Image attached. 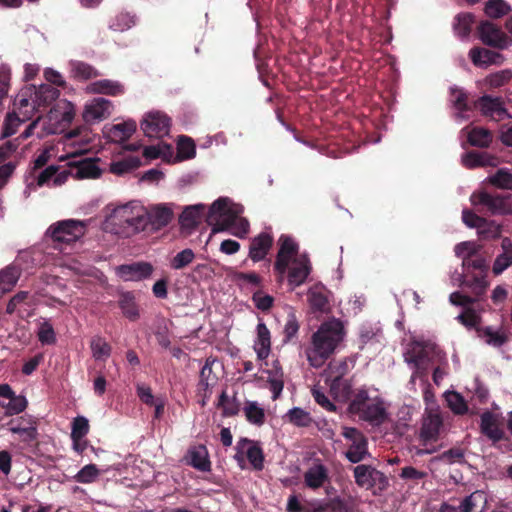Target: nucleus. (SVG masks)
I'll return each instance as SVG.
<instances>
[{"label": "nucleus", "instance_id": "18", "mask_svg": "<svg viewBox=\"0 0 512 512\" xmlns=\"http://www.w3.org/2000/svg\"><path fill=\"white\" fill-rule=\"evenodd\" d=\"M274 243L273 236L264 231L253 237L249 245L248 256L253 262H259L266 258Z\"/></svg>", "mask_w": 512, "mask_h": 512}, {"label": "nucleus", "instance_id": "63", "mask_svg": "<svg viewBox=\"0 0 512 512\" xmlns=\"http://www.w3.org/2000/svg\"><path fill=\"white\" fill-rule=\"evenodd\" d=\"M171 154H172V146L169 144H164V143L162 144V146H160V145L146 146L143 150V156L146 159H150V160L157 159L161 156L167 157V156H170Z\"/></svg>", "mask_w": 512, "mask_h": 512}, {"label": "nucleus", "instance_id": "24", "mask_svg": "<svg viewBox=\"0 0 512 512\" xmlns=\"http://www.w3.org/2000/svg\"><path fill=\"white\" fill-rule=\"evenodd\" d=\"M308 302L313 312L327 313L330 310L328 291L322 285H314L308 290Z\"/></svg>", "mask_w": 512, "mask_h": 512}, {"label": "nucleus", "instance_id": "32", "mask_svg": "<svg viewBox=\"0 0 512 512\" xmlns=\"http://www.w3.org/2000/svg\"><path fill=\"white\" fill-rule=\"evenodd\" d=\"M502 253L499 254L493 264L492 271L495 275H500L504 270L512 265V242L509 238H503Z\"/></svg>", "mask_w": 512, "mask_h": 512}, {"label": "nucleus", "instance_id": "16", "mask_svg": "<svg viewBox=\"0 0 512 512\" xmlns=\"http://www.w3.org/2000/svg\"><path fill=\"white\" fill-rule=\"evenodd\" d=\"M311 264L306 256L294 258L291 267L286 271L288 284L292 287L302 285L311 272Z\"/></svg>", "mask_w": 512, "mask_h": 512}, {"label": "nucleus", "instance_id": "60", "mask_svg": "<svg viewBox=\"0 0 512 512\" xmlns=\"http://www.w3.org/2000/svg\"><path fill=\"white\" fill-rule=\"evenodd\" d=\"M300 325L294 312H289L284 325V338L285 343L291 342L294 337L298 334Z\"/></svg>", "mask_w": 512, "mask_h": 512}, {"label": "nucleus", "instance_id": "13", "mask_svg": "<svg viewBox=\"0 0 512 512\" xmlns=\"http://www.w3.org/2000/svg\"><path fill=\"white\" fill-rule=\"evenodd\" d=\"M477 31L480 40L487 46L503 49L508 46L509 40L502 30L490 21H482Z\"/></svg>", "mask_w": 512, "mask_h": 512}, {"label": "nucleus", "instance_id": "21", "mask_svg": "<svg viewBox=\"0 0 512 512\" xmlns=\"http://www.w3.org/2000/svg\"><path fill=\"white\" fill-rule=\"evenodd\" d=\"M347 370V363L345 361L340 362L337 367V375L332 380L330 391L334 395L335 399L346 401L352 394V388L348 380L344 379L342 375Z\"/></svg>", "mask_w": 512, "mask_h": 512}, {"label": "nucleus", "instance_id": "8", "mask_svg": "<svg viewBox=\"0 0 512 512\" xmlns=\"http://www.w3.org/2000/svg\"><path fill=\"white\" fill-rule=\"evenodd\" d=\"M236 454L234 459L237 461L241 469L245 468L244 453L247 460L256 471H261L264 468V452L259 442L250 440L248 438H240L236 444Z\"/></svg>", "mask_w": 512, "mask_h": 512}, {"label": "nucleus", "instance_id": "52", "mask_svg": "<svg viewBox=\"0 0 512 512\" xmlns=\"http://www.w3.org/2000/svg\"><path fill=\"white\" fill-rule=\"evenodd\" d=\"M195 259V253L192 249L186 248L177 253L170 261V266L174 270H181L187 267Z\"/></svg>", "mask_w": 512, "mask_h": 512}, {"label": "nucleus", "instance_id": "31", "mask_svg": "<svg viewBox=\"0 0 512 512\" xmlns=\"http://www.w3.org/2000/svg\"><path fill=\"white\" fill-rule=\"evenodd\" d=\"M463 163L467 168L496 166L497 158L487 152L470 151L464 155Z\"/></svg>", "mask_w": 512, "mask_h": 512}, {"label": "nucleus", "instance_id": "30", "mask_svg": "<svg viewBox=\"0 0 512 512\" xmlns=\"http://www.w3.org/2000/svg\"><path fill=\"white\" fill-rule=\"evenodd\" d=\"M480 429L481 433L493 442H498L503 438V431L498 427L496 419L490 411H485L481 415Z\"/></svg>", "mask_w": 512, "mask_h": 512}, {"label": "nucleus", "instance_id": "3", "mask_svg": "<svg viewBox=\"0 0 512 512\" xmlns=\"http://www.w3.org/2000/svg\"><path fill=\"white\" fill-rule=\"evenodd\" d=\"M146 207L136 201L116 207L110 217V223L116 232L125 236L135 235L146 230Z\"/></svg>", "mask_w": 512, "mask_h": 512}, {"label": "nucleus", "instance_id": "58", "mask_svg": "<svg viewBox=\"0 0 512 512\" xmlns=\"http://www.w3.org/2000/svg\"><path fill=\"white\" fill-rule=\"evenodd\" d=\"M369 402L367 390H358L350 401L348 410L351 414L359 415Z\"/></svg>", "mask_w": 512, "mask_h": 512}, {"label": "nucleus", "instance_id": "23", "mask_svg": "<svg viewBox=\"0 0 512 512\" xmlns=\"http://www.w3.org/2000/svg\"><path fill=\"white\" fill-rule=\"evenodd\" d=\"M358 416L360 419L375 426L383 424L388 418L386 409L379 400L370 401Z\"/></svg>", "mask_w": 512, "mask_h": 512}, {"label": "nucleus", "instance_id": "12", "mask_svg": "<svg viewBox=\"0 0 512 512\" xmlns=\"http://www.w3.org/2000/svg\"><path fill=\"white\" fill-rule=\"evenodd\" d=\"M279 242L280 248L274 263V270L282 279L286 274L291 258L298 253V244L292 238L285 235L280 237Z\"/></svg>", "mask_w": 512, "mask_h": 512}, {"label": "nucleus", "instance_id": "47", "mask_svg": "<svg viewBox=\"0 0 512 512\" xmlns=\"http://www.w3.org/2000/svg\"><path fill=\"white\" fill-rule=\"evenodd\" d=\"M485 502L486 499L484 493L481 491H475L469 496H466L459 506L463 512H481L482 507H480V504Z\"/></svg>", "mask_w": 512, "mask_h": 512}, {"label": "nucleus", "instance_id": "42", "mask_svg": "<svg viewBox=\"0 0 512 512\" xmlns=\"http://www.w3.org/2000/svg\"><path fill=\"white\" fill-rule=\"evenodd\" d=\"M477 332L479 337L493 347H501L508 341V336L504 332L494 331L491 326L477 328Z\"/></svg>", "mask_w": 512, "mask_h": 512}, {"label": "nucleus", "instance_id": "57", "mask_svg": "<svg viewBox=\"0 0 512 512\" xmlns=\"http://www.w3.org/2000/svg\"><path fill=\"white\" fill-rule=\"evenodd\" d=\"M7 404H2V407L6 409L7 415H16L23 412L27 407V399L22 395H16L13 391V396L9 397Z\"/></svg>", "mask_w": 512, "mask_h": 512}, {"label": "nucleus", "instance_id": "33", "mask_svg": "<svg viewBox=\"0 0 512 512\" xmlns=\"http://www.w3.org/2000/svg\"><path fill=\"white\" fill-rule=\"evenodd\" d=\"M208 358L200 371V379L198 383V391L203 394L204 398H208L211 394L210 387L217 382V376L212 371V364Z\"/></svg>", "mask_w": 512, "mask_h": 512}, {"label": "nucleus", "instance_id": "45", "mask_svg": "<svg viewBox=\"0 0 512 512\" xmlns=\"http://www.w3.org/2000/svg\"><path fill=\"white\" fill-rule=\"evenodd\" d=\"M492 139L493 135L491 131L482 127H474L468 134L469 143L476 147H488Z\"/></svg>", "mask_w": 512, "mask_h": 512}, {"label": "nucleus", "instance_id": "64", "mask_svg": "<svg viewBox=\"0 0 512 512\" xmlns=\"http://www.w3.org/2000/svg\"><path fill=\"white\" fill-rule=\"evenodd\" d=\"M480 239H495L498 238L501 234V227L496 224L494 221H488L485 219V224L481 225V227L477 231Z\"/></svg>", "mask_w": 512, "mask_h": 512}, {"label": "nucleus", "instance_id": "17", "mask_svg": "<svg viewBox=\"0 0 512 512\" xmlns=\"http://www.w3.org/2000/svg\"><path fill=\"white\" fill-rule=\"evenodd\" d=\"M353 472L355 483L360 487L372 488L377 482L386 483L385 475L370 465H357Z\"/></svg>", "mask_w": 512, "mask_h": 512}, {"label": "nucleus", "instance_id": "54", "mask_svg": "<svg viewBox=\"0 0 512 512\" xmlns=\"http://www.w3.org/2000/svg\"><path fill=\"white\" fill-rule=\"evenodd\" d=\"M177 152L181 159H191L195 157L196 146L194 141L187 136H180L177 143Z\"/></svg>", "mask_w": 512, "mask_h": 512}, {"label": "nucleus", "instance_id": "19", "mask_svg": "<svg viewBox=\"0 0 512 512\" xmlns=\"http://www.w3.org/2000/svg\"><path fill=\"white\" fill-rule=\"evenodd\" d=\"M113 110L110 100L99 97L93 99L85 106L83 118L86 122H94L109 117Z\"/></svg>", "mask_w": 512, "mask_h": 512}, {"label": "nucleus", "instance_id": "28", "mask_svg": "<svg viewBox=\"0 0 512 512\" xmlns=\"http://www.w3.org/2000/svg\"><path fill=\"white\" fill-rule=\"evenodd\" d=\"M254 350L259 360L266 359L271 351L270 331L263 322H260L257 325V339L254 343Z\"/></svg>", "mask_w": 512, "mask_h": 512}, {"label": "nucleus", "instance_id": "6", "mask_svg": "<svg viewBox=\"0 0 512 512\" xmlns=\"http://www.w3.org/2000/svg\"><path fill=\"white\" fill-rule=\"evenodd\" d=\"M471 203L474 206H482L492 215L512 214V196L499 193L481 191L471 195Z\"/></svg>", "mask_w": 512, "mask_h": 512}, {"label": "nucleus", "instance_id": "41", "mask_svg": "<svg viewBox=\"0 0 512 512\" xmlns=\"http://www.w3.org/2000/svg\"><path fill=\"white\" fill-rule=\"evenodd\" d=\"M94 93L117 96L124 92L123 86L116 81L109 79L99 80L91 84Z\"/></svg>", "mask_w": 512, "mask_h": 512}, {"label": "nucleus", "instance_id": "62", "mask_svg": "<svg viewBox=\"0 0 512 512\" xmlns=\"http://www.w3.org/2000/svg\"><path fill=\"white\" fill-rule=\"evenodd\" d=\"M89 421L83 416L74 418L72 422L71 439H83L89 432Z\"/></svg>", "mask_w": 512, "mask_h": 512}, {"label": "nucleus", "instance_id": "34", "mask_svg": "<svg viewBox=\"0 0 512 512\" xmlns=\"http://www.w3.org/2000/svg\"><path fill=\"white\" fill-rule=\"evenodd\" d=\"M58 170L59 167L56 165H50L42 170L37 176V185L44 186L48 184L52 179L54 185L56 186L63 184L67 180L69 173L66 170L58 173Z\"/></svg>", "mask_w": 512, "mask_h": 512}, {"label": "nucleus", "instance_id": "51", "mask_svg": "<svg viewBox=\"0 0 512 512\" xmlns=\"http://www.w3.org/2000/svg\"><path fill=\"white\" fill-rule=\"evenodd\" d=\"M100 475V470L95 464H87L82 467L74 476V480L82 484H90L96 481Z\"/></svg>", "mask_w": 512, "mask_h": 512}, {"label": "nucleus", "instance_id": "20", "mask_svg": "<svg viewBox=\"0 0 512 512\" xmlns=\"http://www.w3.org/2000/svg\"><path fill=\"white\" fill-rule=\"evenodd\" d=\"M153 266L148 262L121 265L119 273L125 281H140L151 276Z\"/></svg>", "mask_w": 512, "mask_h": 512}, {"label": "nucleus", "instance_id": "37", "mask_svg": "<svg viewBox=\"0 0 512 512\" xmlns=\"http://www.w3.org/2000/svg\"><path fill=\"white\" fill-rule=\"evenodd\" d=\"M60 95L59 90L50 84L35 86V101L38 107H47L52 104Z\"/></svg>", "mask_w": 512, "mask_h": 512}, {"label": "nucleus", "instance_id": "15", "mask_svg": "<svg viewBox=\"0 0 512 512\" xmlns=\"http://www.w3.org/2000/svg\"><path fill=\"white\" fill-rule=\"evenodd\" d=\"M9 430L13 434H18L25 442H33L37 440V420L30 415H24L16 419H12L9 423Z\"/></svg>", "mask_w": 512, "mask_h": 512}, {"label": "nucleus", "instance_id": "35", "mask_svg": "<svg viewBox=\"0 0 512 512\" xmlns=\"http://www.w3.org/2000/svg\"><path fill=\"white\" fill-rule=\"evenodd\" d=\"M189 464L201 471V472H208L211 470V462L208 457V452L205 446L200 445L198 447H195L191 450H189Z\"/></svg>", "mask_w": 512, "mask_h": 512}, {"label": "nucleus", "instance_id": "39", "mask_svg": "<svg viewBox=\"0 0 512 512\" xmlns=\"http://www.w3.org/2000/svg\"><path fill=\"white\" fill-rule=\"evenodd\" d=\"M475 22V16L472 13H460L458 14L453 23V29L457 36L466 38L470 35L472 25Z\"/></svg>", "mask_w": 512, "mask_h": 512}, {"label": "nucleus", "instance_id": "7", "mask_svg": "<svg viewBox=\"0 0 512 512\" xmlns=\"http://www.w3.org/2000/svg\"><path fill=\"white\" fill-rule=\"evenodd\" d=\"M54 247L62 249L63 245L76 242L84 235V224L76 220H64L51 225L47 231Z\"/></svg>", "mask_w": 512, "mask_h": 512}, {"label": "nucleus", "instance_id": "56", "mask_svg": "<svg viewBox=\"0 0 512 512\" xmlns=\"http://www.w3.org/2000/svg\"><path fill=\"white\" fill-rule=\"evenodd\" d=\"M20 114H17L15 111L10 112L6 115L4 124H3V131H2V137H10L13 134L17 132V129L19 125L23 122V117L20 118Z\"/></svg>", "mask_w": 512, "mask_h": 512}, {"label": "nucleus", "instance_id": "27", "mask_svg": "<svg viewBox=\"0 0 512 512\" xmlns=\"http://www.w3.org/2000/svg\"><path fill=\"white\" fill-rule=\"evenodd\" d=\"M98 159L84 158L77 162H72L73 173L79 179L98 178L101 170L97 165Z\"/></svg>", "mask_w": 512, "mask_h": 512}, {"label": "nucleus", "instance_id": "36", "mask_svg": "<svg viewBox=\"0 0 512 512\" xmlns=\"http://www.w3.org/2000/svg\"><path fill=\"white\" fill-rule=\"evenodd\" d=\"M442 424V419L438 414H430L424 419L419 436L438 441Z\"/></svg>", "mask_w": 512, "mask_h": 512}, {"label": "nucleus", "instance_id": "9", "mask_svg": "<svg viewBox=\"0 0 512 512\" xmlns=\"http://www.w3.org/2000/svg\"><path fill=\"white\" fill-rule=\"evenodd\" d=\"M170 124V118L166 114L153 111L145 115L140 126L145 136L162 138L169 134Z\"/></svg>", "mask_w": 512, "mask_h": 512}, {"label": "nucleus", "instance_id": "59", "mask_svg": "<svg viewBox=\"0 0 512 512\" xmlns=\"http://www.w3.org/2000/svg\"><path fill=\"white\" fill-rule=\"evenodd\" d=\"M489 182L501 189L511 190L512 189V173L504 169H499L495 174L488 178Z\"/></svg>", "mask_w": 512, "mask_h": 512}, {"label": "nucleus", "instance_id": "11", "mask_svg": "<svg viewBox=\"0 0 512 512\" xmlns=\"http://www.w3.org/2000/svg\"><path fill=\"white\" fill-rule=\"evenodd\" d=\"M35 100V85L24 86L16 95L13 105L24 121L30 120L39 110Z\"/></svg>", "mask_w": 512, "mask_h": 512}, {"label": "nucleus", "instance_id": "43", "mask_svg": "<svg viewBox=\"0 0 512 512\" xmlns=\"http://www.w3.org/2000/svg\"><path fill=\"white\" fill-rule=\"evenodd\" d=\"M20 277V269L16 266H7L0 271V294L10 291Z\"/></svg>", "mask_w": 512, "mask_h": 512}, {"label": "nucleus", "instance_id": "4", "mask_svg": "<svg viewBox=\"0 0 512 512\" xmlns=\"http://www.w3.org/2000/svg\"><path fill=\"white\" fill-rule=\"evenodd\" d=\"M405 360L408 364L413 365L414 372L411 382H414L416 377L425 378L431 365L445 361V354L434 343L416 341L408 349Z\"/></svg>", "mask_w": 512, "mask_h": 512}, {"label": "nucleus", "instance_id": "61", "mask_svg": "<svg viewBox=\"0 0 512 512\" xmlns=\"http://www.w3.org/2000/svg\"><path fill=\"white\" fill-rule=\"evenodd\" d=\"M37 336L38 340L42 344L46 345L55 344L57 340L54 328L49 321H43L40 323Z\"/></svg>", "mask_w": 512, "mask_h": 512}, {"label": "nucleus", "instance_id": "10", "mask_svg": "<svg viewBox=\"0 0 512 512\" xmlns=\"http://www.w3.org/2000/svg\"><path fill=\"white\" fill-rule=\"evenodd\" d=\"M174 212L168 204L160 203L146 207V229L160 230L173 219Z\"/></svg>", "mask_w": 512, "mask_h": 512}, {"label": "nucleus", "instance_id": "55", "mask_svg": "<svg viewBox=\"0 0 512 512\" xmlns=\"http://www.w3.org/2000/svg\"><path fill=\"white\" fill-rule=\"evenodd\" d=\"M450 94L453 106L456 110L463 113L472 109L468 104V95L463 89L457 87L451 88Z\"/></svg>", "mask_w": 512, "mask_h": 512}, {"label": "nucleus", "instance_id": "29", "mask_svg": "<svg viewBox=\"0 0 512 512\" xmlns=\"http://www.w3.org/2000/svg\"><path fill=\"white\" fill-rule=\"evenodd\" d=\"M118 306L123 315L130 321H136L140 317L139 306L135 295L131 291L122 292L118 297Z\"/></svg>", "mask_w": 512, "mask_h": 512}, {"label": "nucleus", "instance_id": "22", "mask_svg": "<svg viewBox=\"0 0 512 512\" xmlns=\"http://www.w3.org/2000/svg\"><path fill=\"white\" fill-rule=\"evenodd\" d=\"M328 481L329 472L327 467L322 463H314L304 473V483L312 490L321 488Z\"/></svg>", "mask_w": 512, "mask_h": 512}, {"label": "nucleus", "instance_id": "49", "mask_svg": "<svg viewBox=\"0 0 512 512\" xmlns=\"http://www.w3.org/2000/svg\"><path fill=\"white\" fill-rule=\"evenodd\" d=\"M218 407L222 408L224 416H235L240 410V402L237 400L236 396L230 399L226 391H223L219 396Z\"/></svg>", "mask_w": 512, "mask_h": 512}, {"label": "nucleus", "instance_id": "50", "mask_svg": "<svg viewBox=\"0 0 512 512\" xmlns=\"http://www.w3.org/2000/svg\"><path fill=\"white\" fill-rule=\"evenodd\" d=\"M244 413L248 422L255 425H262L265 422L264 409L259 407L256 402H247L244 407Z\"/></svg>", "mask_w": 512, "mask_h": 512}, {"label": "nucleus", "instance_id": "5", "mask_svg": "<svg viewBox=\"0 0 512 512\" xmlns=\"http://www.w3.org/2000/svg\"><path fill=\"white\" fill-rule=\"evenodd\" d=\"M462 266V285L468 288L472 294L483 296L488 286L486 276L489 266L486 260L478 255L477 249H472L468 255L463 256Z\"/></svg>", "mask_w": 512, "mask_h": 512}, {"label": "nucleus", "instance_id": "48", "mask_svg": "<svg viewBox=\"0 0 512 512\" xmlns=\"http://www.w3.org/2000/svg\"><path fill=\"white\" fill-rule=\"evenodd\" d=\"M510 6L504 0H489L485 4V14L490 18H501L510 12Z\"/></svg>", "mask_w": 512, "mask_h": 512}, {"label": "nucleus", "instance_id": "26", "mask_svg": "<svg viewBox=\"0 0 512 512\" xmlns=\"http://www.w3.org/2000/svg\"><path fill=\"white\" fill-rule=\"evenodd\" d=\"M205 206L196 204L186 207L179 217V223L183 229L192 230L198 227L204 215Z\"/></svg>", "mask_w": 512, "mask_h": 512}, {"label": "nucleus", "instance_id": "1", "mask_svg": "<svg viewBox=\"0 0 512 512\" xmlns=\"http://www.w3.org/2000/svg\"><path fill=\"white\" fill-rule=\"evenodd\" d=\"M343 338L344 327L340 320L332 319L322 323L312 335L311 345L305 351L309 364L315 368L323 366Z\"/></svg>", "mask_w": 512, "mask_h": 512}, {"label": "nucleus", "instance_id": "53", "mask_svg": "<svg viewBox=\"0 0 512 512\" xmlns=\"http://www.w3.org/2000/svg\"><path fill=\"white\" fill-rule=\"evenodd\" d=\"M448 407L458 415H464L468 411V406L462 395L458 392H449L446 395Z\"/></svg>", "mask_w": 512, "mask_h": 512}, {"label": "nucleus", "instance_id": "44", "mask_svg": "<svg viewBox=\"0 0 512 512\" xmlns=\"http://www.w3.org/2000/svg\"><path fill=\"white\" fill-rule=\"evenodd\" d=\"M90 348L93 357L98 361H106L112 352L111 345L100 336H95L91 339Z\"/></svg>", "mask_w": 512, "mask_h": 512}, {"label": "nucleus", "instance_id": "38", "mask_svg": "<svg viewBox=\"0 0 512 512\" xmlns=\"http://www.w3.org/2000/svg\"><path fill=\"white\" fill-rule=\"evenodd\" d=\"M368 455V441L366 437H361L355 443H351L345 452L346 458L351 463H359Z\"/></svg>", "mask_w": 512, "mask_h": 512}, {"label": "nucleus", "instance_id": "14", "mask_svg": "<svg viewBox=\"0 0 512 512\" xmlns=\"http://www.w3.org/2000/svg\"><path fill=\"white\" fill-rule=\"evenodd\" d=\"M474 107L480 110L483 116L494 121H501L509 116L500 97L484 95L475 101Z\"/></svg>", "mask_w": 512, "mask_h": 512}, {"label": "nucleus", "instance_id": "25", "mask_svg": "<svg viewBox=\"0 0 512 512\" xmlns=\"http://www.w3.org/2000/svg\"><path fill=\"white\" fill-rule=\"evenodd\" d=\"M469 56L472 63L477 67L501 64L503 62V56L500 53L481 47H473L469 51Z\"/></svg>", "mask_w": 512, "mask_h": 512}, {"label": "nucleus", "instance_id": "46", "mask_svg": "<svg viewBox=\"0 0 512 512\" xmlns=\"http://www.w3.org/2000/svg\"><path fill=\"white\" fill-rule=\"evenodd\" d=\"M141 166V160L137 156H127L122 160L112 162L110 170L116 175H123Z\"/></svg>", "mask_w": 512, "mask_h": 512}, {"label": "nucleus", "instance_id": "40", "mask_svg": "<svg viewBox=\"0 0 512 512\" xmlns=\"http://www.w3.org/2000/svg\"><path fill=\"white\" fill-rule=\"evenodd\" d=\"M71 73L75 79L90 80L99 76V72L90 64L82 61H71Z\"/></svg>", "mask_w": 512, "mask_h": 512}, {"label": "nucleus", "instance_id": "2", "mask_svg": "<svg viewBox=\"0 0 512 512\" xmlns=\"http://www.w3.org/2000/svg\"><path fill=\"white\" fill-rule=\"evenodd\" d=\"M242 207L232 203L229 198L220 197L210 206L206 215V222L212 226V232L217 233L232 228V234L238 238H245L249 232L250 224L245 218L239 217Z\"/></svg>", "mask_w": 512, "mask_h": 512}]
</instances>
